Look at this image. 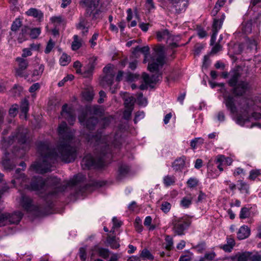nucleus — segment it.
<instances>
[{"label":"nucleus","mask_w":261,"mask_h":261,"mask_svg":"<svg viewBox=\"0 0 261 261\" xmlns=\"http://www.w3.org/2000/svg\"><path fill=\"white\" fill-rule=\"evenodd\" d=\"M198 183V179L195 177H190L187 182L188 186L190 188L196 187Z\"/></svg>","instance_id":"obj_47"},{"label":"nucleus","mask_w":261,"mask_h":261,"mask_svg":"<svg viewBox=\"0 0 261 261\" xmlns=\"http://www.w3.org/2000/svg\"><path fill=\"white\" fill-rule=\"evenodd\" d=\"M51 21L54 23L55 27L59 29H64L65 22L62 17H51Z\"/></svg>","instance_id":"obj_32"},{"label":"nucleus","mask_w":261,"mask_h":261,"mask_svg":"<svg viewBox=\"0 0 261 261\" xmlns=\"http://www.w3.org/2000/svg\"><path fill=\"white\" fill-rule=\"evenodd\" d=\"M55 42L51 39H50L47 43V45L45 49L44 52L45 54H49L55 46Z\"/></svg>","instance_id":"obj_55"},{"label":"nucleus","mask_w":261,"mask_h":261,"mask_svg":"<svg viewBox=\"0 0 261 261\" xmlns=\"http://www.w3.org/2000/svg\"><path fill=\"white\" fill-rule=\"evenodd\" d=\"M170 32L167 29H165L156 32V38L159 41H161L163 39L168 38Z\"/></svg>","instance_id":"obj_35"},{"label":"nucleus","mask_w":261,"mask_h":261,"mask_svg":"<svg viewBox=\"0 0 261 261\" xmlns=\"http://www.w3.org/2000/svg\"><path fill=\"white\" fill-rule=\"evenodd\" d=\"M154 50L147 67L148 70L152 72L159 71L160 68L164 64L165 58L163 47H156Z\"/></svg>","instance_id":"obj_5"},{"label":"nucleus","mask_w":261,"mask_h":261,"mask_svg":"<svg viewBox=\"0 0 261 261\" xmlns=\"http://www.w3.org/2000/svg\"><path fill=\"white\" fill-rule=\"evenodd\" d=\"M106 242L112 249H116L120 247L119 241L116 239L115 236H111L108 234Z\"/></svg>","instance_id":"obj_29"},{"label":"nucleus","mask_w":261,"mask_h":261,"mask_svg":"<svg viewBox=\"0 0 261 261\" xmlns=\"http://www.w3.org/2000/svg\"><path fill=\"white\" fill-rule=\"evenodd\" d=\"M74 78V76L72 74H68L66 77H65L62 81H60L58 85L59 87L63 86L64 84L68 81H72Z\"/></svg>","instance_id":"obj_60"},{"label":"nucleus","mask_w":261,"mask_h":261,"mask_svg":"<svg viewBox=\"0 0 261 261\" xmlns=\"http://www.w3.org/2000/svg\"><path fill=\"white\" fill-rule=\"evenodd\" d=\"M114 75L113 74H107L103 77L102 81L110 86L113 83Z\"/></svg>","instance_id":"obj_48"},{"label":"nucleus","mask_w":261,"mask_h":261,"mask_svg":"<svg viewBox=\"0 0 261 261\" xmlns=\"http://www.w3.org/2000/svg\"><path fill=\"white\" fill-rule=\"evenodd\" d=\"M252 19L251 18L245 19L242 23V32L246 34H249L252 32Z\"/></svg>","instance_id":"obj_24"},{"label":"nucleus","mask_w":261,"mask_h":261,"mask_svg":"<svg viewBox=\"0 0 261 261\" xmlns=\"http://www.w3.org/2000/svg\"><path fill=\"white\" fill-rule=\"evenodd\" d=\"M98 122V118L95 116H89L85 120L81 123L84 125L86 128L89 130H93Z\"/></svg>","instance_id":"obj_15"},{"label":"nucleus","mask_w":261,"mask_h":261,"mask_svg":"<svg viewBox=\"0 0 261 261\" xmlns=\"http://www.w3.org/2000/svg\"><path fill=\"white\" fill-rule=\"evenodd\" d=\"M171 207V204L167 201L163 202L161 205V210L165 214L170 211Z\"/></svg>","instance_id":"obj_50"},{"label":"nucleus","mask_w":261,"mask_h":261,"mask_svg":"<svg viewBox=\"0 0 261 261\" xmlns=\"http://www.w3.org/2000/svg\"><path fill=\"white\" fill-rule=\"evenodd\" d=\"M87 11L90 13V15L94 16L98 14V12L101 11L99 8V0H91L87 7Z\"/></svg>","instance_id":"obj_16"},{"label":"nucleus","mask_w":261,"mask_h":261,"mask_svg":"<svg viewBox=\"0 0 261 261\" xmlns=\"http://www.w3.org/2000/svg\"><path fill=\"white\" fill-rule=\"evenodd\" d=\"M16 61L18 62V66L15 69V75L24 77L25 79H28L29 73L26 71V69L29 66L28 60L21 57H18Z\"/></svg>","instance_id":"obj_9"},{"label":"nucleus","mask_w":261,"mask_h":261,"mask_svg":"<svg viewBox=\"0 0 261 261\" xmlns=\"http://www.w3.org/2000/svg\"><path fill=\"white\" fill-rule=\"evenodd\" d=\"M213 46V47L211 50L212 54H215L222 49V46L219 42L216 43Z\"/></svg>","instance_id":"obj_62"},{"label":"nucleus","mask_w":261,"mask_h":261,"mask_svg":"<svg viewBox=\"0 0 261 261\" xmlns=\"http://www.w3.org/2000/svg\"><path fill=\"white\" fill-rule=\"evenodd\" d=\"M79 256L82 261H86L87 258L86 247H81L79 249Z\"/></svg>","instance_id":"obj_59"},{"label":"nucleus","mask_w":261,"mask_h":261,"mask_svg":"<svg viewBox=\"0 0 261 261\" xmlns=\"http://www.w3.org/2000/svg\"><path fill=\"white\" fill-rule=\"evenodd\" d=\"M20 203L22 207L27 212H36L39 210V207L33 204L32 199L27 196L22 195Z\"/></svg>","instance_id":"obj_11"},{"label":"nucleus","mask_w":261,"mask_h":261,"mask_svg":"<svg viewBox=\"0 0 261 261\" xmlns=\"http://www.w3.org/2000/svg\"><path fill=\"white\" fill-rule=\"evenodd\" d=\"M14 177V179L12 180V183L14 185L15 184L22 185L27 179L26 176L23 173H21V169L19 168H17L15 170Z\"/></svg>","instance_id":"obj_21"},{"label":"nucleus","mask_w":261,"mask_h":261,"mask_svg":"<svg viewBox=\"0 0 261 261\" xmlns=\"http://www.w3.org/2000/svg\"><path fill=\"white\" fill-rule=\"evenodd\" d=\"M135 101V99L133 96L126 98L124 101V106L125 109L133 110Z\"/></svg>","instance_id":"obj_39"},{"label":"nucleus","mask_w":261,"mask_h":261,"mask_svg":"<svg viewBox=\"0 0 261 261\" xmlns=\"http://www.w3.org/2000/svg\"><path fill=\"white\" fill-rule=\"evenodd\" d=\"M25 14L29 16H42L43 15L41 11L36 8H30Z\"/></svg>","instance_id":"obj_38"},{"label":"nucleus","mask_w":261,"mask_h":261,"mask_svg":"<svg viewBox=\"0 0 261 261\" xmlns=\"http://www.w3.org/2000/svg\"><path fill=\"white\" fill-rule=\"evenodd\" d=\"M250 208L247 207H243L241 208L240 213V219H246L248 218L250 215Z\"/></svg>","instance_id":"obj_42"},{"label":"nucleus","mask_w":261,"mask_h":261,"mask_svg":"<svg viewBox=\"0 0 261 261\" xmlns=\"http://www.w3.org/2000/svg\"><path fill=\"white\" fill-rule=\"evenodd\" d=\"M58 132L61 138L56 149H52L47 141L37 143V151L40 154L39 161L33 164L30 170L37 173L43 174L51 170V168L58 161V159L66 163L75 160L77 155L76 149L70 144L74 137L73 133L64 121L59 124Z\"/></svg>","instance_id":"obj_1"},{"label":"nucleus","mask_w":261,"mask_h":261,"mask_svg":"<svg viewBox=\"0 0 261 261\" xmlns=\"http://www.w3.org/2000/svg\"><path fill=\"white\" fill-rule=\"evenodd\" d=\"M90 26L91 23L90 22L85 18H82L80 20L79 23L77 24L76 28L78 30H82V35L85 36L88 32V30Z\"/></svg>","instance_id":"obj_22"},{"label":"nucleus","mask_w":261,"mask_h":261,"mask_svg":"<svg viewBox=\"0 0 261 261\" xmlns=\"http://www.w3.org/2000/svg\"><path fill=\"white\" fill-rule=\"evenodd\" d=\"M250 261H261V254L257 253L252 254L250 252V256L249 257Z\"/></svg>","instance_id":"obj_64"},{"label":"nucleus","mask_w":261,"mask_h":261,"mask_svg":"<svg viewBox=\"0 0 261 261\" xmlns=\"http://www.w3.org/2000/svg\"><path fill=\"white\" fill-rule=\"evenodd\" d=\"M191 224V220L187 218L174 217L172 220V230L175 234L182 236Z\"/></svg>","instance_id":"obj_7"},{"label":"nucleus","mask_w":261,"mask_h":261,"mask_svg":"<svg viewBox=\"0 0 261 261\" xmlns=\"http://www.w3.org/2000/svg\"><path fill=\"white\" fill-rule=\"evenodd\" d=\"M245 46L247 49L249 51L253 52L256 51L257 49V42L253 38H250L246 37L245 38Z\"/></svg>","instance_id":"obj_26"},{"label":"nucleus","mask_w":261,"mask_h":261,"mask_svg":"<svg viewBox=\"0 0 261 261\" xmlns=\"http://www.w3.org/2000/svg\"><path fill=\"white\" fill-rule=\"evenodd\" d=\"M140 256L144 259L152 260L153 259V255L147 249H144L142 251Z\"/></svg>","instance_id":"obj_43"},{"label":"nucleus","mask_w":261,"mask_h":261,"mask_svg":"<svg viewBox=\"0 0 261 261\" xmlns=\"http://www.w3.org/2000/svg\"><path fill=\"white\" fill-rule=\"evenodd\" d=\"M175 182V178L174 176L167 175L163 178V183L166 187L173 185Z\"/></svg>","instance_id":"obj_40"},{"label":"nucleus","mask_w":261,"mask_h":261,"mask_svg":"<svg viewBox=\"0 0 261 261\" xmlns=\"http://www.w3.org/2000/svg\"><path fill=\"white\" fill-rule=\"evenodd\" d=\"M18 106L17 105H14L10 108L9 114L11 117H15L18 113Z\"/></svg>","instance_id":"obj_58"},{"label":"nucleus","mask_w":261,"mask_h":261,"mask_svg":"<svg viewBox=\"0 0 261 261\" xmlns=\"http://www.w3.org/2000/svg\"><path fill=\"white\" fill-rule=\"evenodd\" d=\"M10 154L5 152L3 158L2 165L5 170H11L16 166V163L14 159L10 158Z\"/></svg>","instance_id":"obj_14"},{"label":"nucleus","mask_w":261,"mask_h":261,"mask_svg":"<svg viewBox=\"0 0 261 261\" xmlns=\"http://www.w3.org/2000/svg\"><path fill=\"white\" fill-rule=\"evenodd\" d=\"M240 182V187H239V190L242 192H245L246 193H249V186L242 180L239 181Z\"/></svg>","instance_id":"obj_57"},{"label":"nucleus","mask_w":261,"mask_h":261,"mask_svg":"<svg viewBox=\"0 0 261 261\" xmlns=\"http://www.w3.org/2000/svg\"><path fill=\"white\" fill-rule=\"evenodd\" d=\"M235 241L231 237L227 238V243L220 247L224 251L227 252H230L235 245Z\"/></svg>","instance_id":"obj_28"},{"label":"nucleus","mask_w":261,"mask_h":261,"mask_svg":"<svg viewBox=\"0 0 261 261\" xmlns=\"http://www.w3.org/2000/svg\"><path fill=\"white\" fill-rule=\"evenodd\" d=\"M91 252L92 257H94L95 254H97L104 259L108 258L110 254V251L108 249L99 247L98 245L93 246Z\"/></svg>","instance_id":"obj_13"},{"label":"nucleus","mask_w":261,"mask_h":261,"mask_svg":"<svg viewBox=\"0 0 261 261\" xmlns=\"http://www.w3.org/2000/svg\"><path fill=\"white\" fill-rule=\"evenodd\" d=\"M241 74L239 72L234 71L231 74L230 77L228 81V84L230 87H233L236 86L241 80Z\"/></svg>","instance_id":"obj_30"},{"label":"nucleus","mask_w":261,"mask_h":261,"mask_svg":"<svg viewBox=\"0 0 261 261\" xmlns=\"http://www.w3.org/2000/svg\"><path fill=\"white\" fill-rule=\"evenodd\" d=\"M250 234V228L247 226L244 225L240 228L237 233V238L239 240H244L247 238Z\"/></svg>","instance_id":"obj_23"},{"label":"nucleus","mask_w":261,"mask_h":261,"mask_svg":"<svg viewBox=\"0 0 261 261\" xmlns=\"http://www.w3.org/2000/svg\"><path fill=\"white\" fill-rule=\"evenodd\" d=\"M145 9L148 13L152 12L155 10V7L153 0H146Z\"/></svg>","instance_id":"obj_41"},{"label":"nucleus","mask_w":261,"mask_h":261,"mask_svg":"<svg viewBox=\"0 0 261 261\" xmlns=\"http://www.w3.org/2000/svg\"><path fill=\"white\" fill-rule=\"evenodd\" d=\"M166 246L165 248L168 250H170L173 248V242L172 238L169 236H167L165 238Z\"/></svg>","instance_id":"obj_53"},{"label":"nucleus","mask_w":261,"mask_h":261,"mask_svg":"<svg viewBox=\"0 0 261 261\" xmlns=\"http://www.w3.org/2000/svg\"><path fill=\"white\" fill-rule=\"evenodd\" d=\"M249 83L246 80H241L236 86L233 87L232 93L236 96H242L250 89Z\"/></svg>","instance_id":"obj_10"},{"label":"nucleus","mask_w":261,"mask_h":261,"mask_svg":"<svg viewBox=\"0 0 261 261\" xmlns=\"http://www.w3.org/2000/svg\"><path fill=\"white\" fill-rule=\"evenodd\" d=\"M113 119L114 118L112 116L106 117L101 119L100 123L103 128L108 126Z\"/></svg>","instance_id":"obj_45"},{"label":"nucleus","mask_w":261,"mask_h":261,"mask_svg":"<svg viewBox=\"0 0 261 261\" xmlns=\"http://www.w3.org/2000/svg\"><path fill=\"white\" fill-rule=\"evenodd\" d=\"M44 70V66L43 64H41L38 69H35L33 70L32 76L34 78L35 80H38L42 74L43 73Z\"/></svg>","instance_id":"obj_34"},{"label":"nucleus","mask_w":261,"mask_h":261,"mask_svg":"<svg viewBox=\"0 0 261 261\" xmlns=\"http://www.w3.org/2000/svg\"><path fill=\"white\" fill-rule=\"evenodd\" d=\"M160 77H161V75L158 73L154 74L151 76H149V75L145 72L142 74V78L145 84L149 85L150 86L151 84H155L158 82L160 80Z\"/></svg>","instance_id":"obj_19"},{"label":"nucleus","mask_w":261,"mask_h":261,"mask_svg":"<svg viewBox=\"0 0 261 261\" xmlns=\"http://www.w3.org/2000/svg\"><path fill=\"white\" fill-rule=\"evenodd\" d=\"M96 59V57H93L90 60L88 64L85 67V69L83 73L84 77H88L92 75L96 65L95 61Z\"/></svg>","instance_id":"obj_18"},{"label":"nucleus","mask_w":261,"mask_h":261,"mask_svg":"<svg viewBox=\"0 0 261 261\" xmlns=\"http://www.w3.org/2000/svg\"><path fill=\"white\" fill-rule=\"evenodd\" d=\"M41 33L40 28H35L30 30V36L32 39H36Z\"/></svg>","instance_id":"obj_46"},{"label":"nucleus","mask_w":261,"mask_h":261,"mask_svg":"<svg viewBox=\"0 0 261 261\" xmlns=\"http://www.w3.org/2000/svg\"><path fill=\"white\" fill-rule=\"evenodd\" d=\"M172 5L174 7L176 13H180L186 10L188 5L187 0H177L175 1Z\"/></svg>","instance_id":"obj_20"},{"label":"nucleus","mask_w":261,"mask_h":261,"mask_svg":"<svg viewBox=\"0 0 261 261\" xmlns=\"http://www.w3.org/2000/svg\"><path fill=\"white\" fill-rule=\"evenodd\" d=\"M186 157L182 155L176 159L172 164V167L175 171H181L186 166Z\"/></svg>","instance_id":"obj_17"},{"label":"nucleus","mask_w":261,"mask_h":261,"mask_svg":"<svg viewBox=\"0 0 261 261\" xmlns=\"http://www.w3.org/2000/svg\"><path fill=\"white\" fill-rule=\"evenodd\" d=\"M133 110L132 109H125L123 113V118L127 120L130 119Z\"/></svg>","instance_id":"obj_63"},{"label":"nucleus","mask_w":261,"mask_h":261,"mask_svg":"<svg viewBox=\"0 0 261 261\" xmlns=\"http://www.w3.org/2000/svg\"><path fill=\"white\" fill-rule=\"evenodd\" d=\"M134 225L136 230L138 232H141L143 230V227L142 225V220L139 217L136 218Z\"/></svg>","instance_id":"obj_44"},{"label":"nucleus","mask_w":261,"mask_h":261,"mask_svg":"<svg viewBox=\"0 0 261 261\" xmlns=\"http://www.w3.org/2000/svg\"><path fill=\"white\" fill-rule=\"evenodd\" d=\"M61 115L66 119L70 125H72L75 121V116L72 109L68 108V105L66 103L62 106Z\"/></svg>","instance_id":"obj_12"},{"label":"nucleus","mask_w":261,"mask_h":261,"mask_svg":"<svg viewBox=\"0 0 261 261\" xmlns=\"http://www.w3.org/2000/svg\"><path fill=\"white\" fill-rule=\"evenodd\" d=\"M193 256V254L190 251H188L187 254L181 255L180 256L178 261H191Z\"/></svg>","instance_id":"obj_51"},{"label":"nucleus","mask_w":261,"mask_h":261,"mask_svg":"<svg viewBox=\"0 0 261 261\" xmlns=\"http://www.w3.org/2000/svg\"><path fill=\"white\" fill-rule=\"evenodd\" d=\"M250 256V252H244L236 254L235 258L237 259V261H248L249 260Z\"/></svg>","instance_id":"obj_36"},{"label":"nucleus","mask_w":261,"mask_h":261,"mask_svg":"<svg viewBox=\"0 0 261 261\" xmlns=\"http://www.w3.org/2000/svg\"><path fill=\"white\" fill-rule=\"evenodd\" d=\"M27 133L28 131L26 129L19 127L16 132L9 137L8 142L5 140L3 141V146L5 147L10 145L14 141L17 140L18 144L24 145L22 147V149L27 150L29 148V143L27 142Z\"/></svg>","instance_id":"obj_6"},{"label":"nucleus","mask_w":261,"mask_h":261,"mask_svg":"<svg viewBox=\"0 0 261 261\" xmlns=\"http://www.w3.org/2000/svg\"><path fill=\"white\" fill-rule=\"evenodd\" d=\"M70 60V57L67 54L64 53L60 59V64L62 66L67 65L69 63Z\"/></svg>","instance_id":"obj_52"},{"label":"nucleus","mask_w":261,"mask_h":261,"mask_svg":"<svg viewBox=\"0 0 261 261\" xmlns=\"http://www.w3.org/2000/svg\"><path fill=\"white\" fill-rule=\"evenodd\" d=\"M85 179L82 174L75 175L71 180L60 184V179L56 176L49 177L44 179L41 176H34L32 179L29 188L37 193L50 205L52 203L51 198L56 197L59 193L65 191L70 188L75 191V195L84 193L87 186L83 182Z\"/></svg>","instance_id":"obj_2"},{"label":"nucleus","mask_w":261,"mask_h":261,"mask_svg":"<svg viewBox=\"0 0 261 261\" xmlns=\"http://www.w3.org/2000/svg\"><path fill=\"white\" fill-rule=\"evenodd\" d=\"M192 204V199L187 197H184L180 202L181 205L185 207L188 208Z\"/></svg>","instance_id":"obj_54"},{"label":"nucleus","mask_w":261,"mask_h":261,"mask_svg":"<svg viewBox=\"0 0 261 261\" xmlns=\"http://www.w3.org/2000/svg\"><path fill=\"white\" fill-rule=\"evenodd\" d=\"M227 160H230V158H226L224 155L220 154L216 157L215 162L216 164H222L225 161V160L227 161Z\"/></svg>","instance_id":"obj_61"},{"label":"nucleus","mask_w":261,"mask_h":261,"mask_svg":"<svg viewBox=\"0 0 261 261\" xmlns=\"http://www.w3.org/2000/svg\"><path fill=\"white\" fill-rule=\"evenodd\" d=\"M103 113L102 110L97 106H87L85 112L81 114L79 117V121L80 123L83 122L89 116H101Z\"/></svg>","instance_id":"obj_8"},{"label":"nucleus","mask_w":261,"mask_h":261,"mask_svg":"<svg viewBox=\"0 0 261 261\" xmlns=\"http://www.w3.org/2000/svg\"><path fill=\"white\" fill-rule=\"evenodd\" d=\"M130 168L128 166L126 165H121L119 166L118 171L117 178L118 180H121L128 173Z\"/></svg>","instance_id":"obj_27"},{"label":"nucleus","mask_w":261,"mask_h":261,"mask_svg":"<svg viewBox=\"0 0 261 261\" xmlns=\"http://www.w3.org/2000/svg\"><path fill=\"white\" fill-rule=\"evenodd\" d=\"M85 138L88 142L97 146V154L96 159L91 154L84 157L81 164L84 169L103 167L107 162L106 159L111 158L112 147L119 149L122 144L121 138L117 134L113 137L112 142L110 140L111 137L102 136L101 134H87Z\"/></svg>","instance_id":"obj_3"},{"label":"nucleus","mask_w":261,"mask_h":261,"mask_svg":"<svg viewBox=\"0 0 261 261\" xmlns=\"http://www.w3.org/2000/svg\"><path fill=\"white\" fill-rule=\"evenodd\" d=\"M73 41L72 42L71 48L73 50H76L81 47L82 43L76 35L73 36Z\"/></svg>","instance_id":"obj_37"},{"label":"nucleus","mask_w":261,"mask_h":261,"mask_svg":"<svg viewBox=\"0 0 261 261\" xmlns=\"http://www.w3.org/2000/svg\"><path fill=\"white\" fill-rule=\"evenodd\" d=\"M224 17H221L220 18H214L212 24V31L217 32L222 28Z\"/></svg>","instance_id":"obj_31"},{"label":"nucleus","mask_w":261,"mask_h":261,"mask_svg":"<svg viewBox=\"0 0 261 261\" xmlns=\"http://www.w3.org/2000/svg\"><path fill=\"white\" fill-rule=\"evenodd\" d=\"M222 97L227 110L231 114L235 115L234 119L237 123L241 126H244L246 122L250 121V112L257 111L260 107L252 99L245 98L242 99L240 104V112L238 113L235 96L228 92H224Z\"/></svg>","instance_id":"obj_4"},{"label":"nucleus","mask_w":261,"mask_h":261,"mask_svg":"<svg viewBox=\"0 0 261 261\" xmlns=\"http://www.w3.org/2000/svg\"><path fill=\"white\" fill-rule=\"evenodd\" d=\"M180 40V37L179 35L175 36L170 33L167 39V43L170 47L175 48L178 46L177 43Z\"/></svg>","instance_id":"obj_25"},{"label":"nucleus","mask_w":261,"mask_h":261,"mask_svg":"<svg viewBox=\"0 0 261 261\" xmlns=\"http://www.w3.org/2000/svg\"><path fill=\"white\" fill-rule=\"evenodd\" d=\"M21 25L22 23L20 20V18H17L15 19V21H13L11 25V30L12 31L16 32L19 29V28L21 26Z\"/></svg>","instance_id":"obj_49"},{"label":"nucleus","mask_w":261,"mask_h":261,"mask_svg":"<svg viewBox=\"0 0 261 261\" xmlns=\"http://www.w3.org/2000/svg\"><path fill=\"white\" fill-rule=\"evenodd\" d=\"M260 174L261 173L259 170H252L250 171L249 179L254 180L257 176Z\"/></svg>","instance_id":"obj_56"},{"label":"nucleus","mask_w":261,"mask_h":261,"mask_svg":"<svg viewBox=\"0 0 261 261\" xmlns=\"http://www.w3.org/2000/svg\"><path fill=\"white\" fill-rule=\"evenodd\" d=\"M29 110V103L27 99H24L21 101L20 105L21 113L23 114L25 118L27 117V115Z\"/></svg>","instance_id":"obj_33"}]
</instances>
